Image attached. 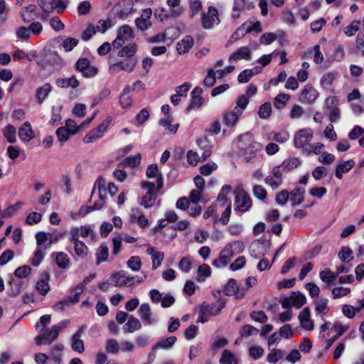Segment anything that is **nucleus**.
I'll use <instances>...</instances> for the list:
<instances>
[{
	"mask_svg": "<svg viewBox=\"0 0 364 364\" xmlns=\"http://www.w3.org/2000/svg\"><path fill=\"white\" fill-rule=\"evenodd\" d=\"M32 269L28 265H23L17 268L14 275L20 279L27 278L31 274Z\"/></svg>",
	"mask_w": 364,
	"mask_h": 364,
	"instance_id": "4d7b16f0",
	"label": "nucleus"
},
{
	"mask_svg": "<svg viewBox=\"0 0 364 364\" xmlns=\"http://www.w3.org/2000/svg\"><path fill=\"white\" fill-rule=\"evenodd\" d=\"M115 318L118 324H123L127 321L124 330V332L127 333H134L139 331L141 328V321L136 317L133 315H129V314L125 311H117Z\"/></svg>",
	"mask_w": 364,
	"mask_h": 364,
	"instance_id": "7ed1b4c3",
	"label": "nucleus"
},
{
	"mask_svg": "<svg viewBox=\"0 0 364 364\" xmlns=\"http://www.w3.org/2000/svg\"><path fill=\"white\" fill-rule=\"evenodd\" d=\"M220 363L223 364H237V360L230 351L225 350L223 353Z\"/></svg>",
	"mask_w": 364,
	"mask_h": 364,
	"instance_id": "864d4df0",
	"label": "nucleus"
},
{
	"mask_svg": "<svg viewBox=\"0 0 364 364\" xmlns=\"http://www.w3.org/2000/svg\"><path fill=\"white\" fill-rule=\"evenodd\" d=\"M35 360L38 364H60L61 356L55 355L49 358L45 353H39L35 355Z\"/></svg>",
	"mask_w": 364,
	"mask_h": 364,
	"instance_id": "b1692460",
	"label": "nucleus"
},
{
	"mask_svg": "<svg viewBox=\"0 0 364 364\" xmlns=\"http://www.w3.org/2000/svg\"><path fill=\"white\" fill-rule=\"evenodd\" d=\"M318 94L316 90L310 85H306L301 92V100L308 104H312L317 98Z\"/></svg>",
	"mask_w": 364,
	"mask_h": 364,
	"instance_id": "a878e982",
	"label": "nucleus"
},
{
	"mask_svg": "<svg viewBox=\"0 0 364 364\" xmlns=\"http://www.w3.org/2000/svg\"><path fill=\"white\" fill-rule=\"evenodd\" d=\"M79 41L74 38H66L62 43V46L66 52L71 51L77 44Z\"/></svg>",
	"mask_w": 364,
	"mask_h": 364,
	"instance_id": "338daca9",
	"label": "nucleus"
},
{
	"mask_svg": "<svg viewBox=\"0 0 364 364\" xmlns=\"http://www.w3.org/2000/svg\"><path fill=\"white\" fill-rule=\"evenodd\" d=\"M52 87L49 83L44 84L36 90V97L39 104H42L51 91Z\"/></svg>",
	"mask_w": 364,
	"mask_h": 364,
	"instance_id": "72a5a7b5",
	"label": "nucleus"
},
{
	"mask_svg": "<svg viewBox=\"0 0 364 364\" xmlns=\"http://www.w3.org/2000/svg\"><path fill=\"white\" fill-rule=\"evenodd\" d=\"M56 85L61 88H76L79 85V81L75 77L72 76L68 78H60L56 80Z\"/></svg>",
	"mask_w": 364,
	"mask_h": 364,
	"instance_id": "473e14b6",
	"label": "nucleus"
},
{
	"mask_svg": "<svg viewBox=\"0 0 364 364\" xmlns=\"http://www.w3.org/2000/svg\"><path fill=\"white\" fill-rule=\"evenodd\" d=\"M108 126V122L104 121L102 122L98 127L92 129L83 138L84 143L90 144L102 138L104 134L106 132Z\"/></svg>",
	"mask_w": 364,
	"mask_h": 364,
	"instance_id": "9d476101",
	"label": "nucleus"
},
{
	"mask_svg": "<svg viewBox=\"0 0 364 364\" xmlns=\"http://www.w3.org/2000/svg\"><path fill=\"white\" fill-rule=\"evenodd\" d=\"M127 267L134 272H139L142 267V259L138 255L130 257L127 262Z\"/></svg>",
	"mask_w": 364,
	"mask_h": 364,
	"instance_id": "58836bf2",
	"label": "nucleus"
},
{
	"mask_svg": "<svg viewBox=\"0 0 364 364\" xmlns=\"http://www.w3.org/2000/svg\"><path fill=\"white\" fill-rule=\"evenodd\" d=\"M136 63V60L134 58H123L117 62L110 61L109 72L112 75L119 73L121 71H125L129 73L134 70Z\"/></svg>",
	"mask_w": 364,
	"mask_h": 364,
	"instance_id": "39448f33",
	"label": "nucleus"
},
{
	"mask_svg": "<svg viewBox=\"0 0 364 364\" xmlns=\"http://www.w3.org/2000/svg\"><path fill=\"white\" fill-rule=\"evenodd\" d=\"M232 256L233 250L232 246L229 245L221 251L218 261L222 265H226L229 263Z\"/></svg>",
	"mask_w": 364,
	"mask_h": 364,
	"instance_id": "ea45409f",
	"label": "nucleus"
},
{
	"mask_svg": "<svg viewBox=\"0 0 364 364\" xmlns=\"http://www.w3.org/2000/svg\"><path fill=\"white\" fill-rule=\"evenodd\" d=\"M16 35L17 38L23 41H28L31 36L29 28L25 26L18 28L16 30Z\"/></svg>",
	"mask_w": 364,
	"mask_h": 364,
	"instance_id": "680f3d73",
	"label": "nucleus"
},
{
	"mask_svg": "<svg viewBox=\"0 0 364 364\" xmlns=\"http://www.w3.org/2000/svg\"><path fill=\"white\" fill-rule=\"evenodd\" d=\"M360 21L358 20H354L350 25L346 27L344 33L346 36L350 37L353 36L359 29Z\"/></svg>",
	"mask_w": 364,
	"mask_h": 364,
	"instance_id": "0e129e2a",
	"label": "nucleus"
},
{
	"mask_svg": "<svg viewBox=\"0 0 364 364\" xmlns=\"http://www.w3.org/2000/svg\"><path fill=\"white\" fill-rule=\"evenodd\" d=\"M202 9V2L200 0H190V18H193Z\"/></svg>",
	"mask_w": 364,
	"mask_h": 364,
	"instance_id": "603ef678",
	"label": "nucleus"
},
{
	"mask_svg": "<svg viewBox=\"0 0 364 364\" xmlns=\"http://www.w3.org/2000/svg\"><path fill=\"white\" fill-rule=\"evenodd\" d=\"M74 243L75 253L79 257H85L87 255L88 248L87 245L78 239H71Z\"/></svg>",
	"mask_w": 364,
	"mask_h": 364,
	"instance_id": "c9c22d12",
	"label": "nucleus"
},
{
	"mask_svg": "<svg viewBox=\"0 0 364 364\" xmlns=\"http://www.w3.org/2000/svg\"><path fill=\"white\" fill-rule=\"evenodd\" d=\"M55 261L57 265L62 269L68 268L70 264V257L63 252H58L55 254Z\"/></svg>",
	"mask_w": 364,
	"mask_h": 364,
	"instance_id": "e433bc0d",
	"label": "nucleus"
},
{
	"mask_svg": "<svg viewBox=\"0 0 364 364\" xmlns=\"http://www.w3.org/2000/svg\"><path fill=\"white\" fill-rule=\"evenodd\" d=\"M132 36V29L128 25H124L118 29L117 36L112 42V46L115 48L121 47L126 41Z\"/></svg>",
	"mask_w": 364,
	"mask_h": 364,
	"instance_id": "f8f14e48",
	"label": "nucleus"
},
{
	"mask_svg": "<svg viewBox=\"0 0 364 364\" xmlns=\"http://www.w3.org/2000/svg\"><path fill=\"white\" fill-rule=\"evenodd\" d=\"M147 252L151 256L152 267L158 268L162 263L164 258V253L151 247L147 249Z\"/></svg>",
	"mask_w": 364,
	"mask_h": 364,
	"instance_id": "bb28decb",
	"label": "nucleus"
},
{
	"mask_svg": "<svg viewBox=\"0 0 364 364\" xmlns=\"http://www.w3.org/2000/svg\"><path fill=\"white\" fill-rule=\"evenodd\" d=\"M314 306L316 312L319 314L324 315L329 310L328 300L326 299H321L316 301Z\"/></svg>",
	"mask_w": 364,
	"mask_h": 364,
	"instance_id": "09e8293b",
	"label": "nucleus"
},
{
	"mask_svg": "<svg viewBox=\"0 0 364 364\" xmlns=\"http://www.w3.org/2000/svg\"><path fill=\"white\" fill-rule=\"evenodd\" d=\"M301 327L307 331H311L314 328V322L311 318V311L309 307L303 309L299 316Z\"/></svg>",
	"mask_w": 364,
	"mask_h": 364,
	"instance_id": "4468645a",
	"label": "nucleus"
},
{
	"mask_svg": "<svg viewBox=\"0 0 364 364\" xmlns=\"http://www.w3.org/2000/svg\"><path fill=\"white\" fill-rule=\"evenodd\" d=\"M193 38L190 36H186L176 45L177 52L180 54H185L188 53L193 46Z\"/></svg>",
	"mask_w": 364,
	"mask_h": 364,
	"instance_id": "5701e85b",
	"label": "nucleus"
},
{
	"mask_svg": "<svg viewBox=\"0 0 364 364\" xmlns=\"http://www.w3.org/2000/svg\"><path fill=\"white\" fill-rule=\"evenodd\" d=\"M236 208L245 212L252 205V200L248 193L240 186L235 190Z\"/></svg>",
	"mask_w": 364,
	"mask_h": 364,
	"instance_id": "6e6552de",
	"label": "nucleus"
},
{
	"mask_svg": "<svg viewBox=\"0 0 364 364\" xmlns=\"http://www.w3.org/2000/svg\"><path fill=\"white\" fill-rule=\"evenodd\" d=\"M352 274L343 275L338 278V285L334 286L331 289V294L334 299H338L347 296L351 292V289L343 284H351L353 282Z\"/></svg>",
	"mask_w": 364,
	"mask_h": 364,
	"instance_id": "20e7f679",
	"label": "nucleus"
},
{
	"mask_svg": "<svg viewBox=\"0 0 364 364\" xmlns=\"http://www.w3.org/2000/svg\"><path fill=\"white\" fill-rule=\"evenodd\" d=\"M348 325L341 322H335L333 324L323 323L321 327V333L326 340V348H330L336 339L348 331Z\"/></svg>",
	"mask_w": 364,
	"mask_h": 364,
	"instance_id": "f257e3e1",
	"label": "nucleus"
},
{
	"mask_svg": "<svg viewBox=\"0 0 364 364\" xmlns=\"http://www.w3.org/2000/svg\"><path fill=\"white\" fill-rule=\"evenodd\" d=\"M92 229L87 226H80L79 228H75L72 230L70 235L71 239H78L85 238L90 234L92 233Z\"/></svg>",
	"mask_w": 364,
	"mask_h": 364,
	"instance_id": "2f4dec72",
	"label": "nucleus"
},
{
	"mask_svg": "<svg viewBox=\"0 0 364 364\" xmlns=\"http://www.w3.org/2000/svg\"><path fill=\"white\" fill-rule=\"evenodd\" d=\"M60 327L54 326L50 329H46L41 331L42 333L36 338L37 346L50 344L58 336Z\"/></svg>",
	"mask_w": 364,
	"mask_h": 364,
	"instance_id": "1a4fd4ad",
	"label": "nucleus"
},
{
	"mask_svg": "<svg viewBox=\"0 0 364 364\" xmlns=\"http://www.w3.org/2000/svg\"><path fill=\"white\" fill-rule=\"evenodd\" d=\"M3 134L9 143H14L16 141V128L11 125H6L3 129Z\"/></svg>",
	"mask_w": 364,
	"mask_h": 364,
	"instance_id": "a19ab883",
	"label": "nucleus"
},
{
	"mask_svg": "<svg viewBox=\"0 0 364 364\" xmlns=\"http://www.w3.org/2000/svg\"><path fill=\"white\" fill-rule=\"evenodd\" d=\"M324 145L321 143H316L313 145H311L306 150L309 153H314L316 155L321 154L322 159H333L334 156L328 153L327 151H323Z\"/></svg>",
	"mask_w": 364,
	"mask_h": 364,
	"instance_id": "393cba45",
	"label": "nucleus"
},
{
	"mask_svg": "<svg viewBox=\"0 0 364 364\" xmlns=\"http://www.w3.org/2000/svg\"><path fill=\"white\" fill-rule=\"evenodd\" d=\"M19 138L25 141L28 142L34 138V132L31 128V125L28 122H24L18 129Z\"/></svg>",
	"mask_w": 364,
	"mask_h": 364,
	"instance_id": "4be33fe9",
	"label": "nucleus"
},
{
	"mask_svg": "<svg viewBox=\"0 0 364 364\" xmlns=\"http://www.w3.org/2000/svg\"><path fill=\"white\" fill-rule=\"evenodd\" d=\"M159 124L169 134H174L177 132L178 124H172V117L171 115L165 116L159 120Z\"/></svg>",
	"mask_w": 364,
	"mask_h": 364,
	"instance_id": "7c9ffc66",
	"label": "nucleus"
},
{
	"mask_svg": "<svg viewBox=\"0 0 364 364\" xmlns=\"http://www.w3.org/2000/svg\"><path fill=\"white\" fill-rule=\"evenodd\" d=\"M283 356V353L279 349H272L267 356L268 362L275 363L278 362Z\"/></svg>",
	"mask_w": 364,
	"mask_h": 364,
	"instance_id": "bf43d9fd",
	"label": "nucleus"
},
{
	"mask_svg": "<svg viewBox=\"0 0 364 364\" xmlns=\"http://www.w3.org/2000/svg\"><path fill=\"white\" fill-rule=\"evenodd\" d=\"M261 31V24L259 21H256L255 23L247 21L242 23V25L237 29V31L235 32V35L239 36L240 33L241 32V36H243L245 34L251 33L252 31L259 33Z\"/></svg>",
	"mask_w": 364,
	"mask_h": 364,
	"instance_id": "6ab92c4d",
	"label": "nucleus"
},
{
	"mask_svg": "<svg viewBox=\"0 0 364 364\" xmlns=\"http://www.w3.org/2000/svg\"><path fill=\"white\" fill-rule=\"evenodd\" d=\"M364 308V300H360L358 303L351 304H344L342 306L343 314L348 318H353L360 311Z\"/></svg>",
	"mask_w": 364,
	"mask_h": 364,
	"instance_id": "a211bd4d",
	"label": "nucleus"
},
{
	"mask_svg": "<svg viewBox=\"0 0 364 364\" xmlns=\"http://www.w3.org/2000/svg\"><path fill=\"white\" fill-rule=\"evenodd\" d=\"M240 114V111L233 109L229 112H227L224 116V122L228 127H233L237 122Z\"/></svg>",
	"mask_w": 364,
	"mask_h": 364,
	"instance_id": "f704fd0d",
	"label": "nucleus"
},
{
	"mask_svg": "<svg viewBox=\"0 0 364 364\" xmlns=\"http://www.w3.org/2000/svg\"><path fill=\"white\" fill-rule=\"evenodd\" d=\"M55 1L56 0H38V3L43 11L50 13L54 11Z\"/></svg>",
	"mask_w": 364,
	"mask_h": 364,
	"instance_id": "13d9d810",
	"label": "nucleus"
},
{
	"mask_svg": "<svg viewBox=\"0 0 364 364\" xmlns=\"http://www.w3.org/2000/svg\"><path fill=\"white\" fill-rule=\"evenodd\" d=\"M290 299L292 301V306L296 308H300L306 303L305 296L300 292H292L290 295Z\"/></svg>",
	"mask_w": 364,
	"mask_h": 364,
	"instance_id": "37998d69",
	"label": "nucleus"
},
{
	"mask_svg": "<svg viewBox=\"0 0 364 364\" xmlns=\"http://www.w3.org/2000/svg\"><path fill=\"white\" fill-rule=\"evenodd\" d=\"M211 274V269L207 264H203L198 267L197 279L198 281H204Z\"/></svg>",
	"mask_w": 364,
	"mask_h": 364,
	"instance_id": "c03bdc74",
	"label": "nucleus"
},
{
	"mask_svg": "<svg viewBox=\"0 0 364 364\" xmlns=\"http://www.w3.org/2000/svg\"><path fill=\"white\" fill-rule=\"evenodd\" d=\"M136 51V46L135 44H129L122 48L118 52V56L124 58H132Z\"/></svg>",
	"mask_w": 364,
	"mask_h": 364,
	"instance_id": "79ce46f5",
	"label": "nucleus"
},
{
	"mask_svg": "<svg viewBox=\"0 0 364 364\" xmlns=\"http://www.w3.org/2000/svg\"><path fill=\"white\" fill-rule=\"evenodd\" d=\"M337 74L336 73L328 72L324 73L320 80L321 87L324 89H329L336 79Z\"/></svg>",
	"mask_w": 364,
	"mask_h": 364,
	"instance_id": "4c0bfd02",
	"label": "nucleus"
},
{
	"mask_svg": "<svg viewBox=\"0 0 364 364\" xmlns=\"http://www.w3.org/2000/svg\"><path fill=\"white\" fill-rule=\"evenodd\" d=\"M314 136L313 130L311 129H302L294 135V145L298 148H303L311 141Z\"/></svg>",
	"mask_w": 364,
	"mask_h": 364,
	"instance_id": "9b49d317",
	"label": "nucleus"
},
{
	"mask_svg": "<svg viewBox=\"0 0 364 364\" xmlns=\"http://www.w3.org/2000/svg\"><path fill=\"white\" fill-rule=\"evenodd\" d=\"M203 90L200 87H196L191 92V101L187 107L186 110L190 112L193 109H198L203 104L204 99L201 97Z\"/></svg>",
	"mask_w": 364,
	"mask_h": 364,
	"instance_id": "dca6fc26",
	"label": "nucleus"
},
{
	"mask_svg": "<svg viewBox=\"0 0 364 364\" xmlns=\"http://www.w3.org/2000/svg\"><path fill=\"white\" fill-rule=\"evenodd\" d=\"M252 58L251 50L247 46H242L235 51L230 57L229 61H238L240 60H250Z\"/></svg>",
	"mask_w": 364,
	"mask_h": 364,
	"instance_id": "aec40b11",
	"label": "nucleus"
},
{
	"mask_svg": "<svg viewBox=\"0 0 364 364\" xmlns=\"http://www.w3.org/2000/svg\"><path fill=\"white\" fill-rule=\"evenodd\" d=\"M50 276L48 273L43 274L38 280L36 285V290L42 295H46L50 290L49 285Z\"/></svg>",
	"mask_w": 364,
	"mask_h": 364,
	"instance_id": "c756f323",
	"label": "nucleus"
},
{
	"mask_svg": "<svg viewBox=\"0 0 364 364\" xmlns=\"http://www.w3.org/2000/svg\"><path fill=\"white\" fill-rule=\"evenodd\" d=\"M224 291L226 295L235 296L240 299L244 296V290H240L237 282L235 279H230L225 286Z\"/></svg>",
	"mask_w": 364,
	"mask_h": 364,
	"instance_id": "f3484780",
	"label": "nucleus"
},
{
	"mask_svg": "<svg viewBox=\"0 0 364 364\" xmlns=\"http://www.w3.org/2000/svg\"><path fill=\"white\" fill-rule=\"evenodd\" d=\"M353 167V164L349 161H345L338 166L336 169V176L339 178L342 177V174L348 172Z\"/></svg>",
	"mask_w": 364,
	"mask_h": 364,
	"instance_id": "e2e57ef3",
	"label": "nucleus"
},
{
	"mask_svg": "<svg viewBox=\"0 0 364 364\" xmlns=\"http://www.w3.org/2000/svg\"><path fill=\"white\" fill-rule=\"evenodd\" d=\"M272 113V105L270 102H265L262 105L258 110V115L261 119L268 118Z\"/></svg>",
	"mask_w": 364,
	"mask_h": 364,
	"instance_id": "5fc2aeb1",
	"label": "nucleus"
},
{
	"mask_svg": "<svg viewBox=\"0 0 364 364\" xmlns=\"http://www.w3.org/2000/svg\"><path fill=\"white\" fill-rule=\"evenodd\" d=\"M249 103V100L247 97L245 95L240 96L236 101V106L234 109L240 112V114L242 113V111L246 108L247 105Z\"/></svg>",
	"mask_w": 364,
	"mask_h": 364,
	"instance_id": "774afa93",
	"label": "nucleus"
},
{
	"mask_svg": "<svg viewBox=\"0 0 364 364\" xmlns=\"http://www.w3.org/2000/svg\"><path fill=\"white\" fill-rule=\"evenodd\" d=\"M225 306L224 301L220 298L214 296V299L205 301L200 308V313L203 316L217 315Z\"/></svg>",
	"mask_w": 364,
	"mask_h": 364,
	"instance_id": "0eeeda50",
	"label": "nucleus"
},
{
	"mask_svg": "<svg viewBox=\"0 0 364 364\" xmlns=\"http://www.w3.org/2000/svg\"><path fill=\"white\" fill-rule=\"evenodd\" d=\"M76 69L87 77H94L97 73V69L91 66L87 58H80L76 63Z\"/></svg>",
	"mask_w": 364,
	"mask_h": 364,
	"instance_id": "ddd939ff",
	"label": "nucleus"
},
{
	"mask_svg": "<svg viewBox=\"0 0 364 364\" xmlns=\"http://www.w3.org/2000/svg\"><path fill=\"white\" fill-rule=\"evenodd\" d=\"M240 138L242 141L250 143L246 151L250 153V154H254L257 151L262 150V144L257 141H254L252 139L251 134L246 133L242 135Z\"/></svg>",
	"mask_w": 364,
	"mask_h": 364,
	"instance_id": "c85d7f7f",
	"label": "nucleus"
},
{
	"mask_svg": "<svg viewBox=\"0 0 364 364\" xmlns=\"http://www.w3.org/2000/svg\"><path fill=\"white\" fill-rule=\"evenodd\" d=\"M96 185L98 187V190H99L100 196L101 198V200H100V201L99 203H95L94 205V208L95 209H100V208H101L102 207L103 203H104L103 200H104L105 196L102 195V190H105L106 181H105V180L102 177H99L97 178V180Z\"/></svg>",
	"mask_w": 364,
	"mask_h": 364,
	"instance_id": "49530a36",
	"label": "nucleus"
},
{
	"mask_svg": "<svg viewBox=\"0 0 364 364\" xmlns=\"http://www.w3.org/2000/svg\"><path fill=\"white\" fill-rule=\"evenodd\" d=\"M191 87V83L185 82L176 88V93L171 97V102L175 106L179 104L181 98L186 97Z\"/></svg>",
	"mask_w": 364,
	"mask_h": 364,
	"instance_id": "412c9836",
	"label": "nucleus"
},
{
	"mask_svg": "<svg viewBox=\"0 0 364 364\" xmlns=\"http://www.w3.org/2000/svg\"><path fill=\"white\" fill-rule=\"evenodd\" d=\"M139 313L141 318L148 323H151V308L148 304H142L139 307Z\"/></svg>",
	"mask_w": 364,
	"mask_h": 364,
	"instance_id": "de8ad7c7",
	"label": "nucleus"
},
{
	"mask_svg": "<svg viewBox=\"0 0 364 364\" xmlns=\"http://www.w3.org/2000/svg\"><path fill=\"white\" fill-rule=\"evenodd\" d=\"M36 9V6L33 4H31L28 6L24 8L21 12L23 20L24 21L29 22L33 19Z\"/></svg>",
	"mask_w": 364,
	"mask_h": 364,
	"instance_id": "a18cd8bd",
	"label": "nucleus"
},
{
	"mask_svg": "<svg viewBox=\"0 0 364 364\" xmlns=\"http://www.w3.org/2000/svg\"><path fill=\"white\" fill-rule=\"evenodd\" d=\"M151 15L152 11L151 9H146L143 10L140 17L135 20L136 27L141 31L149 29L152 25L150 21Z\"/></svg>",
	"mask_w": 364,
	"mask_h": 364,
	"instance_id": "2eb2a0df",
	"label": "nucleus"
},
{
	"mask_svg": "<svg viewBox=\"0 0 364 364\" xmlns=\"http://www.w3.org/2000/svg\"><path fill=\"white\" fill-rule=\"evenodd\" d=\"M336 277V274L330 269H324L320 272L321 279L328 284H332L335 282Z\"/></svg>",
	"mask_w": 364,
	"mask_h": 364,
	"instance_id": "8fccbe9b",
	"label": "nucleus"
},
{
	"mask_svg": "<svg viewBox=\"0 0 364 364\" xmlns=\"http://www.w3.org/2000/svg\"><path fill=\"white\" fill-rule=\"evenodd\" d=\"M163 184V178L161 176H159L156 185L150 181H144L141 183V187L146 190V193L142 196L141 202L144 208L151 207L154 204L156 196L162 188Z\"/></svg>",
	"mask_w": 364,
	"mask_h": 364,
	"instance_id": "f03ea898",
	"label": "nucleus"
},
{
	"mask_svg": "<svg viewBox=\"0 0 364 364\" xmlns=\"http://www.w3.org/2000/svg\"><path fill=\"white\" fill-rule=\"evenodd\" d=\"M201 26L204 29H211L215 25H218L220 22L218 9L213 6H209L206 11L201 13L200 16Z\"/></svg>",
	"mask_w": 364,
	"mask_h": 364,
	"instance_id": "423d86ee",
	"label": "nucleus"
},
{
	"mask_svg": "<svg viewBox=\"0 0 364 364\" xmlns=\"http://www.w3.org/2000/svg\"><path fill=\"white\" fill-rule=\"evenodd\" d=\"M216 82V75L215 72L213 69H209L208 70V74L203 80L204 85L208 87H213Z\"/></svg>",
	"mask_w": 364,
	"mask_h": 364,
	"instance_id": "69168bd1",
	"label": "nucleus"
},
{
	"mask_svg": "<svg viewBox=\"0 0 364 364\" xmlns=\"http://www.w3.org/2000/svg\"><path fill=\"white\" fill-rule=\"evenodd\" d=\"M281 337L289 339L294 336V331L289 324H285L279 328V331Z\"/></svg>",
	"mask_w": 364,
	"mask_h": 364,
	"instance_id": "052dcab7",
	"label": "nucleus"
},
{
	"mask_svg": "<svg viewBox=\"0 0 364 364\" xmlns=\"http://www.w3.org/2000/svg\"><path fill=\"white\" fill-rule=\"evenodd\" d=\"M290 97L287 94L281 93L279 94L274 99V105L276 108L282 109L283 108L287 102L289 101Z\"/></svg>",
	"mask_w": 364,
	"mask_h": 364,
	"instance_id": "6e6d98bb",
	"label": "nucleus"
},
{
	"mask_svg": "<svg viewBox=\"0 0 364 364\" xmlns=\"http://www.w3.org/2000/svg\"><path fill=\"white\" fill-rule=\"evenodd\" d=\"M96 257L97 264L107 261L109 257L108 247L105 245L100 246L97 249Z\"/></svg>",
	"mask_w": 364,
	"mask_h": 364,
	"instance_id": "3c124183",
	"label": "nucleus"
},
{
	"mask_svg": "<svg viewBox=\"0 0 364 364\" xmlns=\"http://www.w3.org/2000/svg\"><path fill=\"white\" fill-rule=\"evenodd\" d=\"M130 90L129 86H126L119 95V105L123 109H129L132 105L133 100L130 95Z\"/></svg>",
	"mask_w": 364,
	"mask_h": 364,
	"instance_id": "cd10ccee",
	"label": "nucleus"
}]
</instances>
